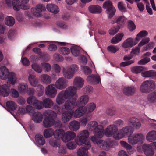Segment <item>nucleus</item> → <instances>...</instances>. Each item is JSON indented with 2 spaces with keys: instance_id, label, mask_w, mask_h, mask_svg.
Masks as SVG:
<instances>
[{
  "instance_id": "f257e3e1",
  "label": "nucleus",
  "mask_w": 156,
  "mask_h": 156,
  "mask_svg": "<svg viewBox=\"0 0 156 156\" xmlns=\"http://www.w3.org/2000/svg\"><path fill=\"white\" fill-rule=\"evenodd\" d=\"M75 99H70L64 102L61 108L57 105L54 106L53 108L58 114L62 113L61 119L63 122H68L73 116L75 118H80L85 114L83 107H80L75 111L72 110L75 107L77 106L75 104Z\"/></svg>"
},
{
  "instance_id": "f03ea898",
  "label": "nucleus",
  "mask_w": 156,
  "mask_h": 156,
  "mask_svg": "<svg viewBox=\"0 0 156 156\" xmlns=\"http://www.w3.org/2000/svg\"><path fill=\"white\" fill-rule=\"evenodd\" d=\"M145 140L144 135L141 133L133 134L129 136L127 138L128 143L124 141H121L120 143L122 146L128 151L131 150V145H135L138 144H143Z\"/></svg>"
},
{
  "instance_id": "7ed1b4c3",
  "label": "nucleus",
  "mask_w": 156,
  "mask_h": 156,
  "mask_svg": "<svg viewBox=\"0 0 156 156\" xmlns=\"http://www.w3.org/2000/svg\"><path fill=\"white\" fill-rule=\"evenodd\" d=\"M76 94V89L74 87H69L64 92L61 91L58 94L56 98V102L58 105H61L64 102V98H70Z\"/></svg>"
},
{
  "instance_id": "20e7f679",
  "label": "nucleus",
  "mask_w": 156,
  "mask_h": 156,
  "mask_svg": "<svg viewBox=\"0 0 156 156\" xmlns=\"http://www.w3.org/2000/svg\"><path fill=\"white\" fill-rule=\"evenodd\" d=\"M89 135L90 133L88 130L81 131L78 133L77 137L75 139V142L78 145H85L89 148L91 147L90 142L87 140Z\"/></svg>"
},
{
  "instance_id": "39448f33",
  "label": "nucleus",
  "mask_w": 156,
  "mask_h": 156,
  "mask_svg": "<svg viewBox=\"0 0 156 156\" xmlns=\"http://www.w3.org/2000/svg\"><path fill=\"white\" fill-rule=\"evenodd\" d=\"M45 116L43 121V125L45 128H49L54 124V119L57 117V114L53 111L47 110L44 113Z\"/></svg>"
},
{
  "instance_id": "423d86ee",
  "label": "nucleus",
  "mask_w": 156,
  "mask_h": 156,
  "mask_svg": "<svg viewBox=\"0 0 156 156\" xmlns=\"http://www.w3.org/2000/svg\"><path fill=\"white\" fill-rule=\"evenodd\" d=\"M132 131L131 127L127 126L119 129L117 133L114 134L113 138L116 140H119L124 137H127Z\"/></svg>"
},
{
  "instance_id": "0eeeda50",
  "label": "nucleus",
  "mask_w": 156,
  "mask_h": 156,
  "mask_svg": "<svg viewBox=\"0 0 156 156\" xmlns=\"http://www.w3.org/2000/svg\"><path fill=\"white\" fill-rule=\"evenodd\" d=\"M137 151L140 153L143 152L146 156H153L154 151L150 144L144 143L142 145H138L137 147Z\"/></svg>"
},
{
  "instance_id": "6e6552de",
  "label": "nucleus",
  "mask_w": 156,
  "mask_h": 156,
  "mask_svg": "<svg viewBox=\"0 0 156 156\" xmlns=\"http://www.w3.org/2000/svg\"><path fill=\"white\" fill-rule=\"evenodd\" d=\"M92 141L94 144H97L101 149L106 151L108 150L112 146V142L110 141L98 140L93 136L92 138Z\"/></svg>"
},
{
  "instance_id": "1a4fd4ad",
  "label": "nucleus",
  "mask_w": 156,
  "mask_h": 156,
  "mask_svg": "<svg viewBox=\"0 0 156 156\" xmlns=\"http://www.w3.org/2000/svg\"><path fill=\"white\" fill-rule=\"evenodd\" d=\"M29 0H12V4L14 10L18 11L22 9L26 10L29 9V6L26 4Z\"/></svg>"
},
{
  "instance_id": "9d476101",
  "label": "nucleus",
  "mask_w": 156,
  "mask_h": 156,
  "mask_svg": "<svg viewBox=\"0 0 156 156\" xmlns=\"http://www.w3.org/2000/svg\"><path fill=\"white\" fill-rule=\"evenodd\" d=\"M105 135L108 137L112 136L114 134L117 133L118 131V128L114 124H111L108 126L104 130Z\"/></svg>"
},
{
  "instance_id": "9b49d317",
  "label": "nucleus",
  "mask_w": 156,
  "mask_h": 156,
  "mask_svg": "<svg viewBox=\"0 0 156 156\" xmlns=\"http://www.w3.org/2000/svg\"><path fill=\"white\" fill-rule=\"evenodd\" d=\"M45 93L48 97L52 98L55 97L57 93V90L54 84L48 85L46 88Z\"/></svg>"
},
{
  "instance_id": "f8f14e48",
  "label": "nucleus",
  "mask_w": 156,
  "mask_h": 156,
  "mask_svg": "<svg viewBox=\"0 0 156 156\" xmlns=\"http://www.w3.org/2000/svg\"><path fill=\"white\" fill-rule=\"evenodd\" d=\"M45 8L43 4H38L35 8L32 9V12L33 14L37 17L41 16V12L45 10Z\"/></svg>"
},
{
  "instance_id": "ddd939ff",
  "label": "nucleus",
  "mask_w": 156,
  "mask_h": 156,
  "mask_svg": "<svg viewBox=\"0 0 156 156\" xmlns=\"http://www.w3.org/2000/svg\"><path fill=\"white\" fill-rule=\"evenodd\" d=\"M137 44L136 40L132 38H129L126 40L122 44L121 46L124 48H131Z\"/></svg>"
},
{
  "instance_id": "4468645a",
  "label": "nucleus",
  "mask_w": 156,
  "mask_h": 156,
  "mask_svg": "<svg viewBox=\"0 0 156 156\" xmlns=\"http://www.w3.org/2000/svg\"><path fill=\"white\" fill-rule=\"evenodd\" d=\"M18 76L15 72H10L9 74L7 79L9 85H14L18 81Z\"/></svg>"
},
{
  "instance_id": "2eb2a0df",
  "label": "nucleus",
  "mask_w": 156,
  "mask_h": 156,
  "mask_svg": "<svg viewBox=\"0 0 156 156\" xmlns=\"http://www.w3.org/2000/svg\"><path fill=\"white\" fill-rule=\"evenodd\" d=\"M10 90L8 84L0 85V96L6 97L9 96Z\"/></svg>"
},
{
  "instance_id": "dca6fc26",
  "label": "nucleus",
  "mask_w": 156,
  "mask_h": 156,
  "mask_svg": "<svg viewBox=\"0 0 156 156\" xmlns=\"http://www.w3.org/2000/svg\"><path fill=\"white\" fill-rule=\"evenodd\" d=\"M67 81L64 77H62L56 81L55 86L57 89L62 90L65 88L67 86Z\"/></svg>"
},
{
  "instance_id": "f3484780",
  "label": "nucleus",
  "mask_w": 156,
  "mask_h": 156,
  "mask_svg": "<svg viewBox=\"0 0 156 156\" xmlns=\"http://www.w3.org/2000/svg\"><path fill=\"white\" fill-rule=\"evenodd\" d=\"M89 98L88 95H84L80 97L77 102L76 101L75 104L77 106L83 107L89 101Z\"/></svg>"
},
{
  "instance_id": "a211bd4d",
  "label": "nucleus",
  "mask_w": 156,
  "mask_h": 156,
  "mask_svg": "<svg viewBox=\"0 0 156 156\" xmlns=\"http://www.w3.org/2000/svg\"><path fill=\"white\" fill-rule=\"evenodd\" d=\"M104 131L103 126H99L98 128L93 131L94 136L91 137V140L92 141V138L93 136L97 139L102 138L105 135Z\"/></svg>"
},
{
  "instance_id": "6ab92c4d",
  "label": "nucleus",
  "mask_w": 156,
  "mask_h": 156,
  "mask_svg": "<svg viewBox=\"0 0 156 156\" xmlns=\"http://www.w3.org/2000/svg\"><path fill=\"white\" fill-rule=\"evenodd\" d=\"M76 136L75 133L73 131H68L64 133V136L62 138V141L64 142H67L73 139Z\"/></svg>"
},
{
  "instance_id": "aec40b11",
  "label": "nucleus",
  "mask_w": 156,
  "mask_h": 156,
  "mask_svg": "<svg viewBox=\"0 0 156 156\" xmlns=\"http://www.w3.org/2000/svg\"><path fill=\"white\" fill-rule=\"evenodd\" d=\"M84 82V80L83 78L80 77H76L74 79L73 83L74 86L72 87H75L76 91L77 89H80L83 86Z\"/></svg>"
},
{
  "instance_id": "412c9836",
  "label": "nucleus",
  "mask_w": 156,
  "mask_h": 156,
  "mask_svg": "<svg viewBox=\"0 0 156 156\" xmlns=\"http://www.w3.org/2000/svg\"><path fill=\"white\" fill-rule=\"evenodd\" d=\"M128 122L132 126H131L136 129H140L141 126V122L138 119L135 117H131L129 119Z\"/></svg>"
},
{
  "instance_id": "4be33fe9",
  "label": "nucleus",
  "mask_w": 156,
  "mask_h": 156,
  "mask_svg": "<svg viewBox=\"0 0 156 156\" xmlns=\"http://www.w3.org/2000/svg\"><path fill=\"white\" fill-rule=\"evenodd\" d=\"M31 70H28V72L29 73L28 80L30 85L33 87H36L37 86L38 83V80L36 78L35 75L30 73V71Z\"/></svg>"
},
{
  "instance_id": "5701e85b",
  "label": "nucleus",
  "mask_w": 156,
  "mask_h": 156,
  "mask_svg": "<svg viewBox=\"0 0 156 156\" xmlns=\"http://www.w3.org/2000/svg\"><path fill=\"white\" fill-rule=\"evenodd\" d=\"M32 120L36 123H39L42 121L43 116L40 112H36L33 113L31 116Z\"/></svg>"
},
{
  "instance_id": "b1692460",
  "label": "nucleus",
  "mask_w": 156,
  "mask_h": 156,
  "mask_svg": "<svg viewBox=\"0 0 156 156\" xmlns=\"http://www.w3.org/2000/svg\"><path fill=\"white\" fill-rule=\"evenodd\" d=\"M80 127V122L76 120L72 121L68 124V127L69 129L73 132L78 131Z\"/></svg>"
},
{
  "instance_id": "393cba45",
  "label": "nucleus",
  "mask_w": 156,
  "mask_h": 156,
  "mask_svg": "<svg viewBox=\"0 0 156 156\" xmlns=\"http://www.w3.org/2000/svg\"><path fill=\"white\" fill-rule=\"evenodd\" d=\"M10 72L5 66L0 67V79L5 80L7 79L9 74Z\"/></svg>"
},
{
  "instance_id": "a878e982",
  "label": "nucleus",
  "mask_w": 156,
  "mask_h": 156,
  "mask_svg": "<svg viewBox=\"0 0 156 156\" xmlns=\"http://www.w3.org/2000/svg\"><path fill=\"white\" fill-rule=\"evenodd\" d=\"M91 147L89 148H87L85 145H84L83 147H82L77 151L76 153L78 156H88V150L90 149Z\"/></svg>"
},
{
  "instance_id": "bb28decb",
  "label": "nucleus",
  "mask_w": 156,
  "mask_h": 156,
  "mask_svg": "<svg viewBox=\"0 0 156 156\" xmlns=\"http://www.w3.org/2000/svg\"><path fill=\"white\" fill-rule=\"evenodd\" d=\"M135 88L133 86H131L124 87L123 90V94L127 96L133 95L135 91Z\"/></svg>"
},
{
  "instance_id": "cd10ccee",
  "label": "nucleus",
  "mask_w": 156,
  "mask_h": 156,
  "mask_svg": "<svg viewBox=\"0 0 156 156\" xmlns=\"http://www.w3.org/2000/svg\"><path fill=\"white\" fill-rule=\"evenodd\" d=\"M146 140L149 142H152L156 140V131L152 130L148 133L146 136Z\"/></svg>"
},
{
  "instance_id": "c85d7f7f",
  "label": "nucleus",
  "mask_w": 156,
  "mask_h": 156,
  "mask_svg": "<svg viewBox=\"0 0 156 156\" xmlns=\"http://www.w3.org/2000/svg\"><path fill=\"white\" fill-rule=\"evenodd\" d=\"M155 71L153 70H145L141 73V76L144 78H152L155 79Z\"/></svg>"
},
{
  "instance_id": "c756f323",
  "label": "nucleus",
  "mask_w": 156,
  "mask_h": 156,
  "mask_svg": "<svg viewBox=\"0 0 156 156\" xmlns=\"http://www.w3.org/2000/svg\"><path fill=\"white\" fill-rule=\"evenodd\" d=\"M87 81L89 82L95 84H98L100 82L99 76L98 75H92L88 76L87 78Z\"/></svg>"
},
{
  "instance_id": "7c9ffc66",
  "label": "nucleus",
  "mask_w": 156,
  "mask_h": 156,
  "mask_svg": "<svg viewBox=\"0 0 156 156\" xmlns=\"http://www.w3.org/2000/svg\"><path fill=\"white\" fill-rule=\"evenodd\" d=\"M88 9L89 12L92 13H100L102 11L101 8L98 5H91L89 6Z\"/></svg>"
},
{
  "instance_id": "2f4dec72",
  "label": "nucleus",
  "mask_w": 156,
  "mask_h": 156,
  "mask_svg": "<svg viewBox=\"0 0 156 156\" xmlns=\"http://www.w3.org/2000/svg\"><path fill=\"white\" fill-rule=\"evenodd\" d=\"M95 105L92 103H89L87 105L83 107L86 114H89L92 112L96 108Z\"/></svg>"
},
{
  "instance_id": "473e14b6",
  "label": "nucleus",
  "mask_w": 156,
  "mask_h": 156,
  "mask_svg": "<svg viewBox=\"0 0 156 156\" xmlns=\"http://www.w3.org/2000/svg\"><path fill=\"white\" fill-rule=\"evenodd\" d=\"M28 87L27 83H20L18 85V89L21 93L25 94L27 92Z\"/></svg>"
},
{
  "instance_id": "72a5a7b5",
  "label": "nucleus",
  "mask_w": 156,
  "mask_h": 156,
  "mask_svg": "<svg viewBox=\"0 0 156 156\" xmlns=\"http://www.w3.org/2000/svg\"><path fill=\"white\" fill-rule=\"evenodd\" d=\"M63 76L67 79H70L73 78L74 74L70 71L67 67L63 68L62 70Z\"/></svg>"
},
{
  "instance_id": "f704fd0d",
  "label": "nucleus",
  "mask_w": 156,
  "mask_h": 156,
  "mask_svg": "<svg viewBox=\"0 0 156 156\" xmlns=\"http://www.w3.org/2000/svg\"><path fill=\"white\" fill-rule=\"evenodd\" d=\"M48 11L54 14H57L59 12L58 7L56 5L52 4H48L46 6Z\"/></svg>"
},
{
  "instance_id": "c9c22d12",
  "label": "nucleus",
  "mask_w": 156,
  "mask_h": 156,
  "mask_svg": "<svg viewBox=\"0 0 156 156\" xmlns=\"http://www.w3.org/2000/svg\"><path fill=\"white\" fill-rule=\"evenodd\" d=\"M150 92L154 90L155 88L156 85L154 82L151 80H148L144 81Z\"/></svg>"
},
{
  "instance_id": "e433bc0d",
  "label": "nucleus",
  "mask_w": 156,
  "mask_h": 156,
  "mask_svg": "<svg viewBox=\"0 0 156 156\" xmlns=\"http://www.w3.org/2000/svg\"><path fill=\"white\" fill-rule=\"evenodd\" d=\"M102 125L100 124H98L97 122L93 121L90 122L88 124L87 126V128L90 130H93L94 131L95 130L98 128L99 126Z\"/></svg>"
},
{
  "instance_id": "4c0bfd02",
  "label": "nucleus",
  "mask_w": 156,
  "mask_h": 156,
  "mask_svg": "<svg viewBox=\"0 0 156 156\" xmlns=\"http://www.w3.org/2000/svg\"><path fill=\"white\" fill-rule=\"evenodd\" d=\"M65 131L61 129H56L54 131V136L55 139H61L62 140V138L64 136Z\"/></svg>"
},
{
  "instance_id": "58836bf2",
  "label": "nucleus",
  "mask_w": 156,
  "mask_h": 156,
  "mask_svg": "<svg viewBox=\"0 0 156 156\" xmlns=\"http://www.w3.org/2000/svg\"><path fill=\"white\" fill-rule=\"evenodd\" d=\"M39 78L43 83L46 84L50 83L51 81V77L47 74L41 75L40 76Z\"/></svg>"
},
{
  "instance_id": "ea45409f",
  "label": "nucleus",
  "mask_w": 156,
  "mask_h": 156,
  "mask_svg": "<svg viewBox=\"0 0 156 156\" xmlns=\"http://www.w3.org/2000/svg\"><path fill=\"white\" fill-rule=\"evenodd\" d=\"M147 69L146 67L141 66H134L131 68L132 72L135 74H137L141 72L142 73L143 71Z\"/></svg>"
},
{
  "instance_id": "a19ab883",
  "label": "nucleus",
  "mask_w": 156,
  "mask_h": 156,
  "mask_svg": "<svg viewBox=\"0 0 156 156\" xmlns=\"http://www.w3.org/2000/svg\"><path fill=\"white\" fill-rule=\"evenodd\" d=\"M42 103L43 107H44L46 108H50L53 105V101L49 98L44 99Z\"/></svg>"
},
{
  "instance_id": "79ce46f5",
  "label": "nucleus",
  "mask_w": 156,
  "mask_h": 156,
  "mask_svg": "<svg viewBox=\"0 0 156 156\" xmlns=\"http://www.w3.org/2000/svg\"><path fill=\"white\" fill-rule=\"evenodd\" d=\"M48 143L50 145L55 148L58 147L61 145L60 140L58 139L51 138L48 140Z\"/></svg>"
},
{
  "instance_id": "37998d69",
  "label": "nucleus",
  "mask_w": 156,
  "mask_h": 156,
  "mask_svg": "<svg viewBox=\"0 0 156 156\" xmlns=\"http://www.w3.org/2000/svg\"><path fill=\"white\" fill-rule=\"evenodd\" d=\"M35 138L36 142L38 144L43 145L45 144V140L42 135L37 134L35 136Z\"/></svg>"
},
{
  "instance_id": "c03bdc74",
  "label": "nucleus",
  "mask_w": 156,
  "mask_h": 156,
  "mask_svg": "<svg viewBox=\"0 0 156 156\" xmlns=\"http://www.w3.org/2000/svg\"><path fill=\"white\" fill-rule=\"evenodd\" d=\"M54 131L52 128L47 129L43 132V136L45 138H48L54 135Z\"/></svg>"
},
{
  "instance_id": "a18cd8bd",
  "label": "nucleus",
  "mask_w": 156,
  "mask_h": 156,
  "mask_svg": "<svg viewBox=\"0 0 156 156\" xmlns=\"http://www.w3.org/2000/svg\"><path fill=\"white\" fill-rule=\"evenodd\" d=\"M5 24L8 26H12L15 24V20L12 16H8L5 18Z\"/></svg>"
},
{
  "instance_id": "49530a36",
  "label": "nucleus",
  "mask_w": 156,
  "mask_h": 156,
  "mask_svg": "<svg viewBox=\"0 0 156 156\" xmlns=\"http://www.w3.org/2000/svg\"><path fill=\"white\" fill-rule=\"evenodd\" d=\"M71 53L75 57L78 56L79 54V51L80 50V48L77 46L73 45L70 48Z\"/></svg>"
},
{
  "instance_id": "de8ad7c7",
  "label": "nucleus",
  "mask_w": 156,
  "mask_h": 156,
  "mask_svg": "<svg viewBox=\"0 0 156 156\" xmlns=\"http://www.w3.org/2000/svg\"><path fill=\"white\" fill-rule=\"evenodd\" d=\"M148 34V32L146 30L141 31L137 34L135 40L138 43L142 37L147 36Z\"/></svg>"
},
{
  "instance_id": "09e8293b",
  "label": "nucleus",
  "mask_w": 156,
  "mask_h": 156,
  "mask_svg": "<svg viewBox=\"0 0 156 156\" xmlns=\"http://www.w3.org/2000/svg\"><path fill=\"white\" fill-rule=\"evenodd\" d=\"M6 107L8 110H15L17 107V105L13 101H9L6 103Z\"/></svg>"
},
{
  "instance_id": "8fccbe9b",
  "label": "nucleus",
  "mask_w": 156,
  "mask_h": 156,
  "mask_svg": "<svg viewBox=\"0 0 156 156\" xmlns=\"http://www.w3.org/2000/svg\"><path fill=\"white\" fill-rule=\"evenodd\" d=\"M41 66L42 67V70L45 72H50L51 69V65L48 63L46 62H42L41 64Z\"/></svg>"
},
{
  "instance_id": "3c124183",
  "label": "nucleus",
  "mask_w": 156,
  "mask_h": 156,
  "mask_svg": "<svg viewBox=\"0 0 156 156\" xmlns=\"http://www.w3.org/2000/svg\"><path fill=\"white\" fill-rule=\"evenodd\" d=\"M31 68L36 72L40 73L42 71V67L36 63H34L31 64Z\"/></svg>"
},
{
  "instance_id": "603ef678",
  "label": "nucleus",
  "mask_w": 156,
  "mask_h": 156,
  "mask_svg": "<svg viewBox=\"0 0 156 156\" xmlns=\"http://www.w3.org/2000/svg\"><path fill=\"white\" fill-rule=\"evenodd\" d=\"M119 49V47L117 45H110L107 48L108 51L111 53H115Z\"/></svg>"
},
{
  "instance_id": "864d4df0",
  "label": "nucleus",
  "mask_w": 156,
  "mask_h": 156,
  "mask_svg": "<svg viewBox=\"0 0 156 156\" xmlns=\"http://www.w3.org/2000/svg\"><path fill=\"white\" fill-rule=\"evenodd\" d=\"M16 30L14 29L9 30L7 33L8 38L10 40H13L16 35Z\"/></svg>"
},
{
  "instance_id": "5fc2aeb1",
  "label": "nucleus",
  "mask_w": 156,
  "mask_h": 156,
  "mask_svg": "<svg viewBox=\"0 0 156 156\" xmlns=\"http://www.w3.org/2000/svg\"><path fill=\"white\" fill-rule=\"evenodd\" d=\"M116 10L114 7L106 9V12L107 14L108 17L109 18H112L115 15Z\"/></svg>"
},
{
  "instance_id": "6e6d98bb",
  "label": "nucleus",
  "mask_w": 156,
  "mask_h": 156,
  "mask_svg": "<svg viewBox=\"0 0 156 156\" xmlns=\"http://www.w3.org/2000/svg\"><path fill=\"white\" fill-rule=\"evenodd\" d=\"M33 106L35 109L38 110L42 109L43 108L42 102L37 99L33 104Z\"/></svg>"
},
{
  "instance_id": "4d7b16f0",
  "label": "nucleus",
  "mask_w": 156,
  "mask_h": 156,
  "mask_svg": "<svg viewBox=\"0 0 156 156\" xmlns=\"http://www.w3.org/2000/svg\"><path fill=\"white\" fill-rule=\"evenodd\" d=\"M74 74L79 70L78 66L76 64H73L67 67Z\"/></svg>"
},
{
  "instance_id": "13d9d810",
  "label": "nucleus",
  "mask_w": 156,
  "mask_h": 156,
  "mask_svg": "<svg viewBox=\"0 0 156 156\" xmlns=\"http://www.w3.org/2000/svg\"><path fill=\"white\" fill-rule=\"evenodd\" d=\"M114 7L112 1L110 0H106L103 3V8L107 9Z\"/></svg>"
},
{
  "instance_id": "bf43d9fd",
  "label": "nucleus",
  "mask_w": 156,
  "mask_h": 156,
  "mask_svg": "<svg viewBox=\"0 0 156 156\" xmlns=\"http://www.w3.org/2000/svg\"><path fill=\"white\" fill-rule=\"evenodd\" d=\"M76 144V142L73 141H69L66 144L67 147L70 150H73L77 147Z\"/></svg>"
},
{
  "instance_id": "052dcab7",
  "label": "nucleus",
  "mask_w": 156,
  "mask_h": 156,
  "mask_svg": "<svg viewBox=\"0 0 156 156\" xmlns=\"http://www.w3.org/2000/svg\"><path fill=\"white\" fill-rule=\"evenodd\" d=\"M120 28L119 25L112 27L109 31V34L110 35H113L117 33Z\"/></svg>"
},
{
  "instance_id": "680f3d73",
  "label": "nucleus",
  "mask_w": 156,
  "mask_h": 156,
  "mask_svg": "<svg viewBox=\"0 0 156 156\" xmlns=\"http://www.w3.org/2000/svg\"><path fill=\"white\" fill-rule=\"evenodd\" d=\"M118 7L119 10L122 12H125L127 11L125 5L122 2L118 3Z\"/></svg>"
},
{
  "instance_id": "e2e57ef3",
  "label": "nucleus",
  "mask_w": 156,
  "mask_h": 156,
  "mask_svg": "<svg viewBox=\"0 0 156 156\" xmlns=\"http://www.w3.org/2000/svg\"><path fill=\"white\" fill-rule=\"evenodd\" d=\"M147 99L151 102H156V92H153L149 95Z\"/></svg>"
},
{
  "instance_id": "0e129e2a",
  "label": "nucleus",
  "mask_w": 156,
  "mask_h": 156,
  "mask_svg": "<svg viewBox=\"0 0 156 156\" xmlns=\"http://www.w3.org/2000/svg\"><path fill=\"white\" fill-rule=\"evenodd\" d=\"M37 91L38 96H41L43 94L44 90V88L43 86L41 84L37 85Z\"/></svg>"
},
{
  "instance_id": "69168bd1",
  "label": "nucleus",
  "mask_w": 156,
  "mask_h": 156,
  "mask_svg": "<svg viewBox=\"0 0 156 156\" xmlns=\"http://www.w3.org/2000/svg\"><path fill=\"white\" fill-rule=\"evenodd\" d=\"M140 91L144 93H147L150 92L147 86L143 82L141 84L140 87Z\"/></svg>"
},
{
  "instance_id": "338daca9",
  "label": "nucleus",
  "mask_w": 156,
  "mask_h": 156,
  "mask_svg": "<svg viewBox=\"0 0 156 156\" xmlns=\"http://www.w3.org/2000/svg\"><path fill=\"white\" fill-rule=\"evenodd\" d=\"M81 68L82 71L86 75L90 74L92 72L91 69L87 66H81Z\"/></svg>"
},
{
  "instance_id": "774afa93",
  "label": "nucleus",
  "mask_w": 156,
  "mask_h": 156,
  "mask_svg": "<svg viewBox=\"0 0 156 156\" xmlns=\"http://www.w3.org/2000/svg\"><path fill=\"white\" fill-rule=\"evenodd\" d=\"M58 147V152L59 155H63L66 153V148L64 146L60 145Z\"/></svg>"
}]
</instances>
